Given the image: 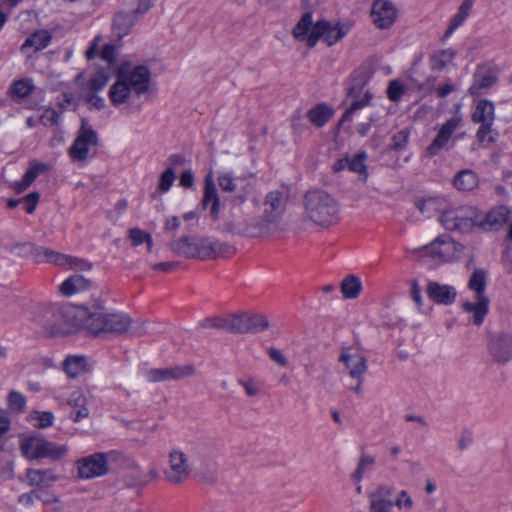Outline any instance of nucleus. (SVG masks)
Masks as SVG:
<instances>
[{"mask_svg": "<svg viewBox=\"0 0 512 512\" xmlns=\"http://www.w3.org/2000/svg\"><path fill=\"white\" fill-rule=\"evenodd\" d=\"M78 314L84 318L85 328L97 337L124 334L140 337L148 333L151 328L148 321L132 320L128 314L122 312L106 311L100 302L93 306L92 310L87 307H79Z\"/></svg>", "mask_w": 512, "mask_h": 512, "instance_id": "nucleus-1", "label": "nucleus"}, {"mask_svg": "<svg viewBox=\"0 0 512 512\" xmlns=\"http://www.w3.org/2000/svg\"><path fill=\"white\" fill-rule=\"evenodd\" d=\"M303 205L306 218L315 225L328 227L339 220V202L323 189L307 191L303 197Z\"/></svg>", "mask_w": 512, "mask_h": 512, "instance_id": "nucleus-2", "label": "nucleus"}, {"mask_svg": "<svg viewBox=\"0 0 512 512\" xmlns=\"http://www.w3.org/2000/svg\"><path fill=\"white\" fill-rule=\"evenodd\" d=\"M206 328H217L235 334L259 333L268 328V319L261 314L238 312L208 318L203 322Z\"/></svg>", "mask_w": 512, "mask_h": 512, "instance_id": "nucleus-3", "label": "nucleus"}, {"mask_svg": "<svg viewBox=\"0 0 512 512\" xmlns=\"http://www.w3.org/2000/svg\"><path fill=\"white\" fill-rule=\"evenodd\" d=\"M478 208L473 206H458L442 211L439 222L450 232L468 234L478 228Z\"/></svg>", "mask_w": 512, "mask_h": 512, "instance_id": "nucleus-4", "label": "nucleus"}, {"mask_svg": "<svg viewBox=\"0 0 512 512\" xmlns=\"http://www.w3.org/2000/svg\"><path fill=\"white\" fill-rule=\"evenodd\" d=\"M166 467L163 470L165 480L172 485L186 482L195 470L193 461L181 446H173L167 452Z\"/></svg>", "mask_w": 512, "mask_h": 512, "instance_id": "nucleus-5", "label": "nucleus"}, {"mask_svg": "<svg viewBox=\"0 0 512 512\" xmlns=\"http://www.w3.org/2000/svg\"><path fill=\"white\" fill-rule=\"evenodd\" d=\"M29 251L37 263H52L64 269L85 271L92 268V263L85 259L66 255L50 248L28 245Z\"/></svg>", "mask_w": 512, "mask_h": 512, "instance_id": "nucleus-6", "label": "nucleus"}, {"mask_svg": "<svg viewBox=\"0 0 512 512\" xmlns=\"http://www.w3.org/2000/svg\"><path fill=\"white\" fill-rule=\"evenodd\" d=\"M20 449L24 457L29 460L48 458L51 460H60L68 451L66 445H57L40 437H29L23 439L20 443Z\"/></svg>", "mask_w": 512, "mask_h": 512, "instance_id": "nucleus-7", "label": "nucleus"}, {"mask_svg": "<svg viewBox=\"0 0 512 512\" xmlns=\"http://www.w3.org/2000/svg\"><path fill=\"white\" fill-rule=\"evenodd\" d=\"M339 362L344 364L348 375L357 382L355 386L350 387V390L360 395L364 375L368 369L366 357L359 351V347H342Z\"/></svg>", "mask_w": 512, "mask_h": 512, "instance_id": "nucleus-8", "label": "nucleus"}, {"mask_svg": "<svg viewBox=\"0 0 512 512\" xmlns=\"http://www.w3.org/2000/svg\"><path fill=\"white\" fill-rule=\"evenodd\" d=\"M288 194L284 190L269 192L264 200V211L260 223L265 228V233H270L277 227L286 209Z\"/></svg>", "mask_w": 512, "mask_h": 512, "instance_id": "nucleus-9", "label": "nucleus"}, {"mask_svg": "<svg viewBox=\"0 0 512 512\" xmlns=\"http://www.w3.org/2000/svg\"><path fill=\"white\" fill-rule=\"evenodd\" d=\"M478 228L484 231L499 230L504 224L507 225V239L512 240V210L507 206L500 205L484 213L478 209Z\"/></svg>", "mask_w": 512, "mask_h": 512, "instance_id": "nucleus-10", "label": "nucleus"}, {"mask_svg": "<svg viewBox=\"0 0 512 512\" xmlns=\"http://www.w3.org/2000/svg\"><path fill=\"white\" fill-rule=\"evenodd\" d=\"M323 25H319V21L313 20V13L305 12L292 28V36L299 42H304L309 48L316 46L321 39Z\"/></svg>", "mask_w": 512, "mask_h": 512, "instance_id": "nucleus-11", "label": "nucleus"}, {"mask_svg": "<svg viewBox=\"0 0 512 512\" xmlns=\"http://www.w3.org/2000/svg\"><path fill=\"white\" fill-rule=\"evenodd\" d=\"M98 136L86 120H82L80 129L72 146L69 148V156L74 161H85L91 147L97 145Z\"/></svg>", "mask_w": 512, "mask_h": 512, "instance_id": "nucleus-12", "label": "nucleus"}, {"mask_svg": "<svg viewBox=\"0 0 512 512\" xmlns=\"http://www.w3.org/2000/svg\"><path fill=\"white\" fill-rule=\"evenodd\" d=\"M110 454L94 453L75 462L78 476L82 479L101 477L108 473V458Z\"/></svg>", "mask_w": 512, "mask_h": 512, "instance_id": "nucleus-13", "label": "nucleus"}, {"mask_svg": "<svg viewBox=\"0 0 512 512\" xmlns=\"http://www.w3.org/2000/svg\"><path fill=\"white\" fill-rule=\"evenodd\" d=\"M488 351L492 360L504 365L512 360V332L499 331L490 336Z\"/></svg>", "mask_w": 512, "mask_h": 512, "instance_id": "nucleus-14", "label": "nucleus"}, {"mask_svg": "<svg viewBox=\"0 0 512 512\" xmlns=\"http://www.w3.org/2000/svg\"><path fill=\"white\" fill-rule=\"evenodd\" d=\"M224 230L232 235L247 237H258L265 235V228L260 221L248 222L242 219L238 211L232 212L230 217L224 223Z\"/></svg>", "mask_w": 512, "mask_h": 512, "instance_id": "nucleus-15", "label": "nucleus"}, {"mask_svg": "<svg viewBox=\"0 0 512 512\" xmlns=\"http://www.w3.org/2000/svg\"><path fill=\"white\" fill-rule=\"evenodd\" d=\"M119 74L127 82L135 95L141 96L148 92L151 82V73L148 67L140 65L130 71L121 69Z\"/></svg>", "mask_w": 512, "mask_h": 512, "instance_id": "nucleus-16", "label": "nucleus"}, {"mask_svg": "<svg viewBox=\"0 0 512 512\" xmlns=\"http://www.w3.org/2000/svg\"><path fill=\"white\" fill-rule=\"evenodd\" d=\"M171 249L179 256L205 260L203 253L206 249V238L182 237L171 243Z\"/></svg>", "mask_w": 512, "mask_h": 512, "instance_id": "nucleus-17", "label": "nucleus"}, {"mask_svg": "<svg viewBox=\"0 0 512 512\" xmlns=\"http://www.w3.org/2000/svg\"><path fill=\"white\" fill-rule=\"evenodd\" d=\"M371 17L377 28H390L397 18V8L389 0H375L371 8Z\"/></svg>", "mask_w": 512, "mask_h": 512, "instance_id": "nucleus-18", "label": "nucleus"}, {"mask_svg": "<svg viewBox=\"0 0 512 512\" xmlns=\"http://www.w3.org/2000/svg\"><path fill=\"white\" fill-rule=\"evenodd\" d=\"M194 372L195 369L192 365L158 368L148 370L146 372V378L152 383L180 380L192 376Z\"/></svg>", "mask_w": 512, "mask_h": 512, "instance_id": "nucleus-19", "label": "nucleus"}, {"mask_svg": "<svg viewBox=\"0 0 512 512\" xmlns=\"http://www.w3.org/2000/svg\"><path fill=\"white\" fill-rule=\"evenodd\" d=\"M426 294L432 302L438 305L450 306L456 301L457 290L452 285L428 281Z\"/></svg>", "mask_w": 512, "mask_h": 512, "instance_id": "nucleus-20", "label": "nucleus"}, {"mask_svg": "<svg viewBox=\"0 0 512 512\" xmlns=\"http://www.w3.org/2000/svg\"><path fill=\"white\" fill-rule=\"evenodd\" d=\"M461 118L454 116L447 120L438 130V133L431 144L426 148V154L430 157L437 155L448 143L452 134L456 131Z\"/></svg>", "mask_w": 512, "mask_h": 512, "instance_id": "nucleus-21", "label": "nucleus"}, {"mask_svg": "<svg viewBox=\"0 0 512 512\" xmlns=\"http://www.w3.org/2000/svg\"><path fill=\"white\" fill-rule=\"evenodd\" d=\"M73 313L74 309L71 307L62 308L54 312L48 311L47 314H51V318H44L42 324L53 335L66 333L68 332V325L72 320L71 316Z\"/></svg>", "mask_w": 512, "mask_h": 512, "instance_id": "nucleus-22", "label": "nucleus"}, {"mask_svg": "<svg viewBox=\"0 0 512 512\" xmlns=\"http://www.w3.org/2000/svg\"><path fill=\"white\" fill-rule=\"evenodd\" d=\"M393 488L387 484L379 485L369 495V512H391L394 506L390 499Z\"/></svg>", "mask_w": 512, "mask_h": 512, "instance_id": "nucleus-23", "label": "nucleus"}, {"mask_svg": "<svg viewBox=\"0 0 512 512\" xmlns=\"http://www.w3.org/2000/svg\"><path fill=\"white\" fill-rule=\"evenodd\" d=\"M218 184L223 191L234 193L233 201L236 204H241L246 201L248 195V184L243 179L233 178L228 173L220 174L218 177Z\"/></svg>", "mask_w": 512, "mask_h": 512, "instance_id": "nucleus-24", "label": "nucleus"}, {"mask_svg": "<svg viewBox=\"0 0 512 512\" xmlns=\"http://www.w3.org/2000/svg\"><path fill=\"white\" fill-rule=\"evenodd\" d=\"M372 72L368 67H359L350 76L346 85V97L357 98L363 95Z\"/></svg>", "mask_w": 512, "mask_h": 512, "instance_id": "nucleus-25", "label": "nucleus"}, {"mask_svg": "<svg viewBox=\"0 0 512 512\" xmlns=\"http://www.w3.org/2000/svg\"><path fill=\"white\" fill-rule=\"evenodd\" d=\"M456 243L450 239L437 238L429 245L422 247L426 255L433 258H439L448 261L452 257V252L455 250Z\"/></svg>", "mask_w": 512, "mask_h": 512, "instance_id": "nucleus-26", "label": "nucleus"}, {"mask_svg": "<svg viewBox=\"0 0 512 512\" xmlns=\"http://www.w3.org/2000/svg\"><path fill=\"white\" fill-rule=\"evenodd\" d=\"M25 479L29 486L37 488H48L57 480L58 476L51 469H27Z\"/></svg>", "mask_w": 512, "mask_h": 512, "instance_id": "nucleus-27", "label": "nucleus"}, {"mask_svg": "<svg viewBox=\"0 0 512 512\" xmlns=\"http://www.w3.org/2000/svg\"><path fill=\"white\" fill-rule=\"evenodd\" d=\"M139 16L134 11L123 12L120 11L115 14L113 18V31L118 39L128 35L133 26L138 22Z\"/></svg>", "mask_w": 512, "mask_h": 512, "instance_id": "nucleus-28", "label": "nucleus"}, {"mask_svg": "<svg viewBox=\"0 0 512 512\" xmlns=\"http://www.w3.org/2000/svg\"><path fill=\"white\" fill-rule=\"evenodd\" d=\"M462 308L465 312L471 313L473 316V323L480 326L485 316L489 311V299L488 297H477L475 296L474 301H467L463 303Z\"/></svg>", "mask_w": 512, "mask_h": 512, "instance_id": "nucleus-29", "label": "nucleus"}, {"mask_svg": "<svg viewBox=\"0 0 512 512\" xmlns=\"http://www.w3.org/2000/svg\"><path fill=\"white\" fill-rule=\"evenodd\" d=\"M497 82V76L490 71H478L474 75V82L469 88V93L473 97H479L486 93Z\"/></svg>", "mask_w": 512, "mask_h": 512, "instance_id": "nucleus-30", "label": "nucleus"}, {"mask_svg": "<svg viewBox=\"0 0 512 512\" xmlns=\"http://www.w3.org/2000/svg\"><path fill=\"white\" fill-rule=\"evenodd\" d=\"M93 283L90 279L83 275H73L67 278L59 287V291L64 296H71L73 294L88 290L92 287Z\"/></svg>", "mask_w": 512, "mask_h": 512, "instance_id": "nucleus-31", "label": "nucleus"}, {"mask_svg": "<svg viewBox=\"0 0 512 512\" xmlns=\"http://www.w3.org/2000/svg\"><path fill=\"white\" fill-rule=\"evenodd\" d=\"M319 25H323V32L321 39H323L328 46H332L341 40L349 31V26L340 23L332 25L327 20H319Z\"/></svg>", "mask_w": 512, "mask_h": 512, "instance_id": "nucleus-32", "label": "nucleus"}, {"mask_svg": "<svg viewBox=\"0 0 512 512\" xmlns=\"http://www.w3.org/2000/svg\"><path fill=\"white\" fill-rule=\"evenodd\" d=\"M49 169V166L42 162L32 161L30 162L29 168L23 175L21 181L16 182L14 184V190L17 193H21L25 191L40 175L41 173L46 172Z\"/></svg>", "mask_w": 512, "mask_h": 512, "instance_id": "nucleus-33", "label": "nucleus"}, {"mask_svg": "<svg viewBox=\"0 0 512 512\" xmlns=\"http://www.w3.org/2000/svg\"><path fill=\"white\" fill-rule=\"evenodd\" d=\"M49 169V166L42 162L32 161L30 162L29 168L23 175L21 181L16 182L14 184V190L17 193H21L25 191L40 175L41 173L46 172Z\"/></svg>", "mask_w": 512, "mask_h": 512, "instance_id": "nucleus-34", "label": "nucleus"}, {"mask_svg": "<svg viewBox=\"0 0 512 512\" xmlns=\"http://www.w3.org/2000/svg\"><path fill=\"white\" fill-rule=\"evenodd\" d=\"M132 94H134L132 89L123 79V77L118 73L117 81L109 89V98L112 104L119 106L121 104L127 103Z\"/></svg>", "mask_w": 512, "mask_h": 512, "instance_id": "nucleus-35", "label": "nucleus"}, {"mask_svg": "<svg viewBox=\"0 0 512 512\" xmlns=\"http://www.w3.org/2000/svg\"><path fill=\"white\" fill-rule=\"evenodd\" d=\"M479 179L471 169H464L455 174L452 185L458 191H472L478 186Z\"/></svg>", "mask_w": 512, "mask_h": 512, "instance_id": "nucleus-36", "label": "nucleus"}, {"mask_svg": "<svg viewBox=\"0 0 512 512\" xmlns=\"http://www.w3.org/2000/svg\"><path fill=\"white\" fill-rule=\"evenodd\" d=\"M51 40L52 35L48 30H37L26 39L21 50L22 52H26L27 49L32 48L34 52H37L46 48L50 44Z\"/></svg>", "mask_w": 512, "mask_h": 512, "instance_id": "nucleus-37", "label": "nucleus"}, {"mask_svg": "<svg viewBox=\"0 0 512 512\" xmlns=\"http://www.w3.org/2000/svg\"><path fill=\"white\" fill-rule=\"evenodd\" d=\"M495 107L491 101L480 100L472 114V121L478 124H493Z\"/></svg>", "mask_w": 512, "mask_h": 512, "instance_id": "nucleus-38", "label": "nucleus"}, {"mask_svg": "<svg viewBox=\"0 0 512 512\" xmlns=\"http://www.w3.org/2000/svg\"><path fill=\"white\" fill-rule=\"evenodd\" d=\"M234 253L235 249L230 244L206 238V249L203 253L205 260L215 259L217 257H228Z\"/></svg>", "mask_w": 512, "mask_h": 512, "instance_id": "nucleus-39", "label": "nucleus"}, {"mask_svg": "<svg viewBox=\"0 0 512 512\" xmlns=\"http://www.w3.org/2000/svg\"><path fill=\"white\" fill-rule=\"evenodd\" d=\"M351 104L347 108V110L342 115L339 124H343L344 122L351 121L353 114L360 109L365 107H371V101L373 99V93L370 90H365L363 95L357 98H350Z\"/></svg>", "mask_w": 512, "mask_h": 512, "instance_id": "nucleus-40", "label": "nucleus"}, {"mask_svg": "<svg viewBox=\"0 0 512 512\" xmlns=\"http://www.w3.org/2000/svg\"><path fill=\"white\" fill-rule=\"evenodd\" d=\"M203 206L208 207L211 204L210 207V214L211 217L216 221L218 220L219 215V198L217 195V189L213 183L209 179V177L205 180V188H204V197H203Z\"/></svg>", "mask_w": 512, "mask_h": 512, "instance_id": "nucleus-41", "label": "nucleus"}, {"mask_svg": "<svg viewBox=\"0 0 512 512\" xmlns=\"http://www.w3.org/2000/svg\"><path fill=\"white\" fill-rule=\"evenodd\" d=\"M419 211L427 217H432L435 213L441 212L446 206V199L444 197H428L416 202Z\"/></svg>", "mask_w": 512, "mask_h": 512, "instance_id": "nucleus-42", "label": "nucleus"}, {"mask_svg": "<svg viewBox=\"0 0 512 512\" xmlns=\"http://www.w3.org/2000/svg\"><path fill=\"white\" fill-rule=\"evenodd\" d=\"M332 115L333 110L324 103L316 105L307 112L309 121L317 127L324 126L330 120Z\"/></svg>", "mask_w": 512, "mask_h": 512, "instance_id": "nucleus-43", "label": "nucleus"}, {"mask_svg": "<svg viewBox=\"0 0 512 512\" xmlns=\"http://www.w3.org/2000/svg\"><path fill=\"white\" fill-rule=\"evenodd\" d=\"M66 374L75 378L87 370V358L84 356H69L63 364Z\"/></svg>", "mask_w": 512, "mask_h": 512, "instance_id": "nucleus-44", "label": "nucleus"}, {"mask_svg": "<svg viewBox=\"0 0 512 512\" xmlns=\"http://www.w3.org/2000/svg\"><path fill=\"white\" fill-rule=\"evenodd\" d=\"M456 53L452 49L439 50L430 56V66L432 70H443L452 64Z\"/></svg>", "mask_w": 512, "mask_h": 512, "instance_id": "nucleus-45", "label": "nucleus"}, {"mask_svg": "<svg viewBox=\"0 0 512 512\" xmlns=\"http://www.w3.org/2000/svg\"><path fill=\"white\" fill-rule=\"evenodd\" d=\"M341 292L346 299H355L362 290V283L355 275L346 276L340 285Z\"/></svg>", "mask_w": 512, "mask_h": 512, "instance_id": "nucleus-46", "label": "nucleus"}, {"mask_svg": "<svg viewBox=\"0 0 512 512\" xmlns=\"http://www.w3.org/2000/svg\"><path fill=\"white\" fill-rule=\"evenodd\" d=\"M202 480L214 483L217 480V465L215 462L202 458L198 467L194 470Z\"/></svg>", "mask_w": 512, "mask_h": 512, "instance_id": "nucleus-47", "label": "nucleus"}, {"mask_svg": "<svg viewBox=\"0 0 512 512\" xmlns=\"http://www.w3.org/2000/svg\"><path fill=\"white\" fill-rule=\"evenodd\" d=\"M468 288L474 291L477 297H487L485 295L486 272L482 269L475 270L468 281Z\"/></svg>", "mask_w": 512, "mask_h": 512, "instance_id": "nucleus-48", "label": "nucleus"}, {"mask_svg": "<svg viewBox=\"0 0 512 512\" xmlns=\"http://www.w3.org/2000/svg\"><path fill=\"white\" fill-rule=\"evenodd\" d=\"M366 154L364 152L354 155L352 158L345 157V164L349 170L359 173L365 181L368 177L367 167L365 165Z\"/></svg>", "mask_w": 512, "mask_h": 512, "instance_id": "nucleus-49", "label": "nucleus"}, {"mask_svg": "<svg viewBox=\"0 0 512 512\" xmlns=\"http://www.w3.org/2000/svg\"><path fill=\"white\" fill-rule=\"evenodd\" d=\"M157 476L158 472L156 469H151L147 475H144L138 471L135 476H127L125 478V483L129 488L143 487L147 485L151 480L157 478Z\"/></svg>", "mask_w": 512, "mask_h": 512, "instance_id": "nucleus-50", "label": "nucleus"}, {"mask_svg": "<svg viewBox=\"0 0 512 512\" xmlns=\"http://www.w3.org/2000/svg\"><path fill=\"white\" fill-rule=\"evenodd\" d=\"M8 407L11 411L21 413L26 407V398L18 391H11L7 397Z\"/></svg>", "mask_w": 512, "mask_h": 512, "instance_id": "nucleus-51", "label": "nucleus"}, {"mask_svg": "<svg viewBox=\"0 0 512 512\" xmlns=\"http://www.w3.org/2000/svg\"><path fill=\"white\" fill-rule=\"evenodd\" d=\"M374 464V456L362 454L359 459L358 467L352 474V479L356 482H359L362 479L366 469L372 467Z\"/></svg>", "mask_w": 512, "mask_h": 512, "instance_id": "nucleus-52", "label": "nucleus"}, {"mask_svg": "<svg viewBox=\"0 0 512 512\" xmlns=\"http://www.w3.org/2000/svg\"><path fill=\"white\" fill-rule=\"evenodd\" d=\"M493 124H480L477 131V139L484 145H490L495 142L497 133L492 129Z\"/></svg>", "mask_w": 512, "mask_h": 512, "instance_id": "nucleus-53", "label": "nucleus"}, {"mask_svg": "<svg viewBox=\"0 0 512 512\" xmlns=\"http://www.w3.org/2000/svg\"><path fill=\"white\" fill-rule=\"evenodd\" d=\"M108 74L101 70L98 71L89 81V88L91 92H98L102 90L108 83Z\"/></svg>", "mask_w": 512, "mask_h": 512, "instance_id": "nucleus-54", "label": "nucleus"}, {"mask_svg": "<svg viewBox=\"0 0 512 512\" xmlns=\"http://www.w3.org/2000/svg\"><path fill=\"white\" fill-rule=\"evenodd\" d=\"M393 503L399 510H406V511L411 510L414 505V502H413L411 496L409 495L408 491H406V490L399 491L397 498H396L395 502H393Z\"/></svg>", "mask_w": 512, "mask_h": 512, "instance_id": "nucleus-55", "label": "nucleus"}, {"mask_svg": "<svg viewBox=\"0 0 512 512\" xmlns=\"http://www.w3.org/2000/svg\"><path fill=\"white\" fill-rule=\"evenodd\" d=\"M175 180V170L172 167H168L160 176L159 189L162 192H167Z\"/></svg>", "mask_w": 512, "mask_h": 512, "instance_id": "nucleus-56", "label": "nucleus"}, {"mask_svg": "<svg viewBox=\"0 0 512 512\" xmlns=\"http://www.w3.org/2000/svg\"><path fill=\"white\" fill-rule=\"evenodd\" d=\"M12 93L19 97H26L32 91V85L28 80H18L12 85Z\"/></svg>", "mask_w": 512, "mask_h": 512, "instance_id": "nucleus-57", "label": "nucleus"}, {"mask_svg": "<svg viewBox=\"0 0 512 512\" xmlns=\"http://www.w3.org/2000/svg\"><path fill=\"white\" fill-rule=\"evenodd\" d=\"M403 93H404V87L398 81L393 80L389 83V86L387 89V94H388V98L391 101H393V102L399 101L401 99Z\"/></svg>", "mask_w": 512, "mask_h": 512, "instance_id": "nucleus-58", "label": "nucleus"}, {"mask_svg": "<svg viewBox=\"0 0 512 512\" xmlns=\"http://www.w3.org/2000/svg\"><path fill=\"white\" fill-rule=\"evenodd\" d=\"M59 119H60V114L52 108L46 109L40 117L41 123L44 126H49V127L58 124Z\"/></svg>", "mask_w": 512, "mask_h": 512, "instance_id": "nucleus-59", "label": "nucleus"}, {"mask_svg": "<svg viewBox=\"0 0 512 512\" xmlns=\"http://www.w3.org/2000/svg\"><path fill=\"white\" fill-rule=\"evenodd\" d=\"M150 234L139 228H131L129 230V239L134 247L139 246L146 242Z\"/></svg>", "mask_w": 512, "mask_h": 512, "instance_id": "nucleus-60", "label": "nucleus"}, {"mask_svg": "<svg viewBox=\"0 0 512 512\" xmlns=\"http://www.w3.org/2000/svg\"><path fill=\"white\" fill-rule=\"evenodd\" d=\"M409 138V133L406 130L397 132L392 137L391 148L394 150H402L405 148Z\"/></svg>", "mask_w": 512, "mask_h": 512, "instance_id": "nucleus-61", "label": "nucleus"}, {"mask_svg": "<svg viewBox=\"0 0 512 512\" xmlns=\"http://www.w3.org/2000/svg\"><path fill=\"white\" fill-rule=\"evenodd\" d=\"M35 499H42V493L35 490L23 493L18 496V503L25 507H30L34 504Z\"/></svg>", "mask_w": 512, "mask_h": 512, "instance_id": "nucleus-62", "label": "nucleus"}, {"mask_svg": "<svg viewBox=\"0 0 512 512\" xmlns=\"http://www.w3.org/2000/svg\"><path fill=\"white\" fill-rule=\"evenodd\" d=\"M268 355L272 361L277 363L281 367H286L288 364V360L286 356L277 348L271 347L268 350Z\"/></svg>", "mask_w": 512, "mask_h": 512, "instance_id": "nucleus-63", "label": "nucleus"}, {"mask_svg": "<svg viewBox=\"0 0 512 512\" xmlns=\"http://www.w3.org/2000/svg\"><path fill=\"white\" fill-rule=\"evenodd\" d=\"M101 58L109 64L116 60V47L113 44H105L101 51Z\"/></svg>", "mask_w": 512, "mask_h": 512, "instance_id": "nucleus-64", "label": "nucleus"}]
</instances>
